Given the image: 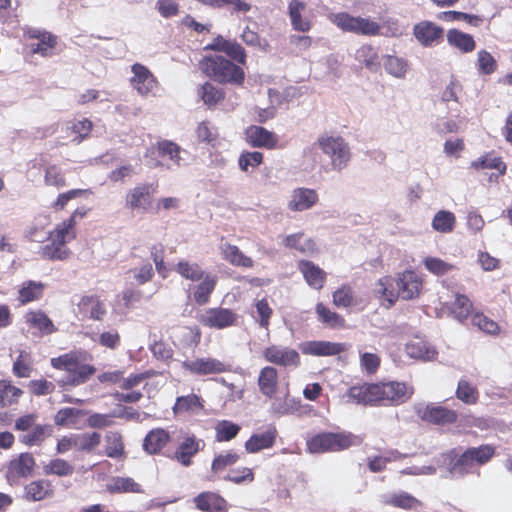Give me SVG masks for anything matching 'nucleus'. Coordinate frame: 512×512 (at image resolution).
<instances>
[{
  "label": "nucleus",
  "mask_w": 512,
  "mask_h": 512,
  "mask_svg": "<svg viewBox=\"0 0 512 512\" xmlns=\"http://www.w3.org/2000/svg\"><path fill=\"white\" fill-rule=\"evenodd\" d=\"M303 354L313 356H334L345 351V344L330 341H309L300 345Z\"/></svg>",
  "instance_id": "nucleus-19"
},
{
  "label": "nucleus",
  "mask_w": 512,
  "mask_h": 512,
  "mask_svg": "<svg viewBox=\"0 0 512 512\" xmlns=\"http://www.w3.org/2000/svg\"><path fill=\"white\" fill-rule=\"evenodd\" d=\"M316 312L319 318L330 325L331 327H338L343 325V318L335 312L330 311L322 303H318L316 306Z\"/></svg>",
  "instance_id": "nucleus-59"
},
{
  "label": "nucleus",
  "mask_w": 512,
  "mask_h": 512,
  "mask_svg": "<svg viewBox=\"0 0 512 512\" xmlns=\"http://www.w3.org/2000/svg\"><path fill=\"white\" fill-rule=\"evenodd\" d=\"M456 397L465 404L472 405L478 401L479 393L477 388L469 381L461 379L458 382Z\"/></svg>",
  "instance_id": "nucleus-43"
},
{
  "label": "nucleus",
  "mask_w": 512,
  "mask_h": 512,
  "mask_svg": "<svg viewBox=\"0 0 512 512\" xmlns=\"http://www.w3.org/2000/svg\"><path fill=\"white\" fill-rule=\"evenodd\" d=\"M284 244L289 248H294L303 253H309L315 250V243L311 239L305 238L302 233L286 236Z\"/></svg>",
  "instance_id": "nucleus-44"
},
{
  "label": "nucleus",
  "mask_w": 512,
  "mask_h": 512,
  "mask_svg": "<svg viewBox=\"0 0 512 512\" xmlns=\"http://www.w3.org/2000/svg\"><path fill=\"white\" fill-rule=\"evenodd\" d=\"M23 391L9 380H0V407L5 408L17 404Z\"/></svg>",
  "instance_id": "nucleus-35"
},
{
  "label": "nucleus",
  "mask_w": 512,
  "mask_h": 512,
  "mask_svg": "<svg viewBox=\"0 0 512 512\" xmlns=\"http://www.w3.org/2000/svg\"><path fill=\"white\" fill-rule=\"evenodd\" d=\"M385 70L394 77L402 78L407 71V63L402 58L388 55L384 58Z\"/></svg>",
  "instance_id": "nucleus-52"
},
{
  "label": "nucleus",
  "mask_w": 512,
  "mask_h": 512,
  "mask_svg": "<svg viewBox=\"0 0 512 512\" xmlns=\"http://www.w3.org/2000/svg\"><path fill=\"white\" fill-rule=\"evenodd\" d=\"M471 167L476 170L496 169L499 171L500 175H503L506 171V165L499 157H491L489 155L483 156L482 158L473 161L471 163Z\"/></svg>",
  "instance_id": "nucleus-51"
},
{
  "label": "nucleus",
  "mask_w": 512,
  "mask_h": 512,
  "mask_svg": "<svg viewBox=\"0 0 512 512\" xmlns=\"http://www.w3.org/2000/svg\"><path fill=\"white\" fill-rule=\"evenodd\" d=\"M44 285L41 282L27 281L24 282L19 290V301L22 304L34 301L42 295Z\"/></svg>",
  "instance_id": "nucleus-42"
},
{
  "label": "nucleus",
  "mask_w": 512,
  "mask_h": 512,
  "mask_svg": "<svg viewBox=\"0 0 512 512\" xmlns=\"http://www.w3.org/2000/svg\"><path fill=\"white\" fill-rule=\"evenodd\" d=\"M264 358L273 364L280 366L298 367L300 364L299 353L289 347L272 345L267 347L263 352Z\"/></svg>",
  "instance_id": "nucleus-13"
},
{
  "label": "nucleus",
  "mask_w": 512,
  "mask_h": 512,
  "mask_svg": "<svg viewBox=\"0 0 512 512\" xmlns=\"http://www.w3.org/2000/svg\"><path fill=\"white\" fill-rule=\"evenodd\" d=\"M258 384L261 392L272 397L277 386V371L271 366L264 367L259 375Z\"/></svg>",
  "instance_id": "nucleus-38"
},
{
  "label": "nucleus",
  "mask_w": 512,
  "mask_h": 512,
  "mask_svg": "<svg viewBox=\"0 0 512 512\" xmlns=\"http://www.w3.org/2000/svg\"><path fill=\"white\" fill-rule=\"evenodd\" d=\"M100 442L101 435L97 432L74 434V448L81 452L90 453L94 451Z\"/></svg>",
  "instance_id": "nucleus-39"
},
{
  "label": "nucleus",
  "mask_w": 512,
  "mask_h": 512,
  "mask_svg": "<svg viewBox=\"0 0 512 512\" xmlns=\"http://www.w3.org/2000/svg\"><path fill=\"white\" fill-rule=\"evenodd\" d=\"M472 303L465 295H456L455 301L452 305V314L458 321L465 320L470 314Z\"/></svg>",
  "instance_id": "nucleus-54"
},
{
  "label": "nucleus",
  "mask_w": 512,
  "mask_h": 512,
  "mask_svg": "<svg viewBox=\"0 0 512 512\" xmlns=\"http://www.w3.org/2000/svg\"><path fill=\"white\" fill-rule=\"evenodd\" d=\"M176 271L184 278L191 281H198L203 278V270L197 263L181 261L176 266Z\"/></svg>",
  "instance_id": "nucleus-53"
},
{
  "label": "nucleus",
  "mask_w": 512,
  "mask_h": 512,
  "mask_svg": "<svg viewBox=\"0 0 512 512\" xmlns=\"http://www.w3.org/2000/svg\"><path fill=\"white\" fill-rule=\"evenodd\" d=\"M381 502L401 509H414L419 505V501L407 492L387 493L381 496Z\"/></svg>",
  "instance_id": "nucleus-29"
},
{
  "label": "nucleus",
  "mask_w": 512,
  "mask_h": 512,
  "mask_svg": "<svg viewBox=\"0 0 512 512\" xmlns=\"http://www.w3.org/2000/svg\"><path fill=\"white\" fill-rule=\"evenodd\" d=\"M396 286L401 299L411 300L420 295L422 280L414 271L408 270L396 276Z\"/></svg>",
  "instance_id": "nucleus-14"
},
{
  "label": "nucleus",
  "mask_w": 512,
  "mask_h": 512,
  "mask_svg": "<svg viewBox=\"0 0 512 512\" xmlns=\"http://www.w3.org/2000/svg\"><path fill=\"white\" fill-rule=\"evenodd\" d=\"M456 226V216L448 210H439L432 218L431 227L442 234L452 233Z\"/></svg>",
  "instance_id": "nucleus-30"
},
{
  "label": "nucleus",
  "mask_w": 512,
  "mask_h": 512,
  "mask_svg": "<svg viewBox=\"0 0 512 512\" xmlns=\"http://www.w3.org/2000/svg\"><path fill=\"white\" fill-rule=\"evenodd\" d=\"M51 365L65 371V376L59 381L62 386H79L88 381L96 372V368L85 363L80 353L70 352L51 359Z\"/></svg>",
  "instance_id": "nucleus-2"
},
{
  "label": "nucleus",
  "mask_w": 512,
  "mask_h": 512,
  "mask_svg": "<svg viewBox=\"0 0 512 512\" xmlns=\"http://www.w3.org/2000/svg\"><path fill=\"white\" fill-rule=\"evenodd\" d=\"M245 140L252 147L270 149L276 146L278 138L261 126L251 125L245 130Z\"/></svg>",
  "instance_id": "nucleus-18"
},
{
  "label": "nucleus",
  "mask_w": 512,
  "mask_h": 512,
  "mask_svg": "<svg viewBox=\"0 0 512 512\" xmlns=\"http://www.w3.org/2000/svg\"><path fill=\"white\" fill-rule=\"evenodd\" d=\"M181 367L192 375L206 376L220 374L230 370V366L211 357H198L187 359L181 363Z\"/></svg>",
  "instance_id": "nucleus-8"
},
{
  "label": "nucleus",
  "mask_w": 512,
  "mask_h": 512,
  "mask_svg": "<svg viewBox=\"0 0 512 512\" xmlns=\"http://www.w3.org/2000/svg\"><path fill=\"white\" fill-rule=\"evenodd\" d=\"M151 185H138L128 191L125 197L126 207L133 211H146L151 205Z\"/></svg>",
  "instance_id": "nucleus-17"
},
{
  "label": "nucleus",
  "mask_w": 512,
  "mask_h": 512,
  "mask_svg": "<svg viewBox=\"0 0 512 512\" xmlns=\"http://www.w3.org/2000/svg\"><path fill=\"white\" fill-rule=\"evenodd\" d=\"M471 321L473 326L487 334L497 335L500 332L499 325L481 313L474 314Z\"/></svg>",
  "instance_id": "nucleus-55"
},
{
  "label": "nucleus",
  "mask_w": 512,
  "mask_h": 512,
  "mask_svg": "<svg viewBox=\"0 0 512 512\" xmlns=\"http://www.w3.org/2000/svg\"><path fill=\"white\" fill-rule=\"evenodd\" d=\"M333 303L337 307L348 308L356 304L354 292L349 286H342L333 293Z\"/></svg>",
  "instance_id": "nucleus-57"
},
{
  "label": "nucleus",
  "mask_w": 512,
  "mask_h": 512,
  "mask_svg": "<svg viewBox=\"0 0 512 512\" xmlns=\"http://www.w3.org/2000/svg\"><path fill=\"white\" fill-rule=\"evenodd\" d=\"M239 459V456L233 452L228 451L225 454H220L212 462V470L214 472H221L226 467L234 465Z\"/></svg>",
  "instance_id": "nucleus-63"
},
{
  "label": "nucleus",
  "mask_w": 512,
  "mask_h": 512,
  "mask_svg": "<svg viewBox=\"0 0 512 512\" xmlns=\"http://www.w3.org/2000/svg\"><path fill=\"white\" fill-rule=\"evenodd\" d=\"M107 490L112 493L139 492V485L131 478L116 477L107 484Z\"/></svg>",
  "instance_id": "nucleus-49"
},
{
  "label": "nucleus",
  "mask_w": 512,
  "mask_h": 512,
  "mask_svg": "<svg viewBox=\"0 0 512 512\" xmlns=\"http://www.w3.org/2000/svg\"><path fill=\"white\" fill-rule=\"evenodd\" d=\"M215 431L217 441H230L237 436L240 431V426L228 420H222L216 424Z\"/></svg>",
  "instance_id": "nucleus-50"
},
{
  "label": "nucleus",
  "mask_w": 512,
  "mask_h": 512,
  "mask_svg": "<svg viewBox=\"0 0 512 512\" xmlns=\"http://www.w3.org/2000/svg\"><path fill=\"white\" fill-rule=\"evenodd\" d=\"M35 467V459L30 453H22L12 459L7 466L6 478L12 483L19 478H25L32 474Z\"/></svg>",
  "instance_id": "nucleus-16"
},
{
  "label": "nucleus",
  "mask_w": 512,
  "mask_h": 512,
  "mask_svg": "<svg viewBox=\"0 0 512 512\" xmlns=\"http://www.w3.org/2000/svg\"><path fill=\"white\" fill-rule=\"evenodd\" d=\"M477 68L479 73L490 75L497 70V62L488 51L480 50L477 54Z\"/></svg>",
  "instance_id": "nucleus-56"
},
{
  "label": "nucleus",
  "mask_w": 512,
  "mask_h": 512,
  "mask_svg": "<svg viewBox=\"0 0 512 512\" xmlns=\"http://www.w3.org/2000/svg\"><path fill=\"white\" fill-rule=\"evenodd\" d=\"M413 35L423 47H433L443 41L444 30L434 22L424 20L414 25Z\"/></svg>",
  "instance_id": "nucleus-11"
},
{
  "label": "nucleus",
  "mask_w": 512,
  "mask_h": 512,
  "mask_svg": "<svg viewBox=\"0 0 512 512\" xmlns=\"http://www.w3.org/2000/svg\"><path fill=\"white\" fill-rule=\"evenodd\" d=\"M202 279V282L197 286L194 293L195 301L199 305L206 304L209 301L210 294L213 292L216 284V278L210 275Z\"/></svg>",
  "instance_id": "nucleus-46"
},
{
  "label": "nucleus",
  "mask_w": 512,
  "mask_h": 512,
  "mask_svg": "<svg viewBox=\"0 0 512 512\" xmlns=\"http://www.w3.org/2000/svg\"><path fill=\"white\" fill-rule=\"evenodd\" d=\"M105 454L110 458H120L124 453L122 436L115 431H109L105 435Z\"/></svg>",
  "instance_id": "nucleus-40"
},
{
  "label": "nucleus",
  "mask_w": 512,
  "mask_h": 512,
  "mask_svg": "<svg viewBox=\"0 0 512 512\" xmlns=\"http://www.w3.org/2000/svg\"><path fill=\"white\" fill-rule=\"evenodd\" d=\"M405 351L410 358L426 361H432L437 356L436 349L419 336H415L406 344Z\"/></svg>",
  "instance_id": "nucleus-21"
},
{
  "label": "nucleus",
  "mask_w": 512,
  "mask_h": 512,
  "mask_svg": "<svg viewBox=\"0 0 512 512\" xmlns=\"http://www.w3.org/2000/svg\"><path fill=\"white\" fill-rule=\"evenodd\" d=\"M413 394V388L403 382L390 381L385 383L363 384L353 386L348 391V397L357 404L384 403L399 405L405 403Z\"/></svg>",
  "instance_id": "nucleus-1"
},
{
  "label": "nucleus",
  "mask_w": 512,
  "mask_h": 512,
  "mask_svg": "<svg viewBox=\"0 0 512 512\" xmlns=\"http://www.w3.org/2000/svg\"><path fill=\"white\" fill-rule=\"evenodd\" d=\"M202 408L200 398L195 394L178 397L173 407L174 413L195 412Z\"/></svg>",
  "instance_id": "nucleus-48"
},
{
  "label": "nucleus",
  "mask_w": 512,
  "mask_h": 512,
  "mask_svg": "<svg viewBox=\"0 0 512 512\" xmlns=\"http://www.w3.org/2000/svg\"><path fill=\"white\" fill-rule=\"evenodd\" d=\"M29 34L31 38L37 39L36 43L30 45L31 52L43 57L49 56L55 46V38L49 33L38 30H32Z\"/></svg>",
  "instance_id": "nucleus-26"
},
{
  "label": "nucleus",
  "mask_w": 512,
  "mask_h": 512,
  "mask_svg": "<svg viewBox=\"0 0 512 512\" xmlns=\"http://www.w3.org/2000/svg\"><path fill=\"white\" fill-rule=\"evenodd\" d=\"M85 414L86 413L83 410L72 407H66L60 409L56 413L54 421L55 424L58 426H69L77 428L79 426L80 418Z\"/></svg>",
  "instance_id": "nucleus-36"
},
{
  "label": "nucleus",
  "mask_w": 512,
  "mask_h": 512,
  "mask_svg": "<svg viewBox=\"0 0 512 512\" xmlns=\"http://www.w3.org/2000/svg\"><path fill=\"white\" fill-rule=\"evenodd\" d=\"M494 455V448L489 445L469 448L464 452V460L473 459L477 465H483Z\"/></svg>",
  "instance_id": "nucleus-45"
},
{
  "label": "nucleus",
  "mask_w": 512,
  "mask_h": 512,
  "mask_svg": "<svg viewBox=\"0 0 512 512\" xmlns=\"http://www.w3.org/2000/svg\"><path fill=\"white\" fill-rule=\"evenodd\" d=\"M423 264L428 271L436 275H443L452 268L451 264L437 257H426Z\"/></svg>",
  "instance_id": "nucleus-62"
},
{
  "label": "nucleus",
  "mask_w": 512,
  "mask_h": 512,
  "mask_svg": "<svg viewBox=\"0 0 512 512\" xmlns=\"http://www.w3.org/2000/svg\"><path fill=\"white\" fill-rule=\"evenodd\" d=\"M48 216H38L33 222L27 226L25 230V237L30 241L42 243L46 240L49 232L46 231V227L49 225Z\"/></svg>",
  "instance_id": "nucleus-33"
},
{
  "label": "nucleus",
  "mask_w": 512,
  "mask_h": 512,
  "mask_svg": "<svg viewBox=\"0 0 512 512\" xmlns=\"http://www.w3.org/2000/svg\"><path fill=\"white\" fill-rule=\"evenodd\" d=\"M221 500L213 493H202L195 498L197 507L203 511H209L220 507Z\"/></svg>",
  "instance_id": "nucleus-64"
},
{
  "label": "nucleus",
  "mask_w": 512,
  "mask_h": 512,
  "mask_svg": "<svg viewBox=\"0 0 512 512\" xmlns=\"http://www.w3.org/2000/svg\"><path fill=\"white\" fill-rule=\"evenodd\" d=\"M44 472L60 477L70 476L74 472V466L64 459L56 458L44 466Z\"/></svg>",
  "instance_id": "nucleus-47"
},
{
  "label": "nucleus",
  "mask_w": 512,
  "mask_h": 512,
  "mask_svg": "<svg viewBox=\"0 0 512 512\" xmlns=\"http://www.w3.org/2000/svg\"><path fill=\"white\" fill-rule=\"evenodd\" d=\"M375 297L387 302L386 308H390L400 298L396 277L385 276L380 278L374 285Z\"/></svg>",
  "instance_id": "nucleus-20"
},
{
  "label": "nucleus",
  "mask_w": 512,
  "mask_h": 512,
  "mask_svg": "<svg viewBox=\"0 0 512 512\" xmlns=\"http://www.w3.org/2000/svg\"><path fill=\"white\" fill-rule=\"evenodd\" d=\"M237 318L236 313L230 309L210 308L200 315L199 321L202 325L209 328L224 329L233 326Z\"/></svg>",
  "instance_id": "nucleus-10"
},
{
  "label": "nucleus",
  "mask_w": 512,
  "mask_h": 512,
  "mask_svg": "<svg viewBox=\"0 0 512 512\" xmlns=\"http://www.w3.org/2000/svg\"><path fill=\"white\" fill-rule=\"evenodd\" d=\"M198 94L208 107H214L224 99V92L209 82L199 88Z\"/></svg>",
  "instance_id": "nucleus-41"
},
{
  "label": "nucleus",
  "mask_w": 512,
  "mask_h": 512,
  "mask_svg": "<svg viewBox=\"0 0 512 512\" xmlns=\"http://www.w3.org/2000/svg\"><path fill=\"white\" fill-rule=\"evenodd\" d=\"M418 417L431 424L445 425L456 422L457 413L444 406L427 404L418 405L416 408Z\"/></svg>",
  "instance_id": "nucleus-9"
},
{
  "label": "nucleus",
  "mask_w": 512,
  "mask_h": 512,
  "mask_svg": "<svg viewBox=\"0 0 512 512\" xmlns=\"http://www.w3.org/2000/svg\"><path fill=\"white\" fill-rule=\"evenodd\" d=\"M319 200L316 190L298 187L291 191L287 208L292 212H303L311 209Z\"/></svg>",
  "instance_id": "nucleus-12"
},
{
  "label": "nucleus",
  "mask_w": 512,
  "mask_h": 512,
  "mask_svg": "<svg viewBox=\"0 0 512 512\" xmlns=\"http://www.w3.org/2000/svg\"><path fill=\"white\" fill-rule=\"evenodd\" d=\"M306 9V4L300 0H292L288 5V13L294 30L307 32L311 28V23L307 18L302 17Z\"/></svg>",
  "instance_id": "nucleus-24"
},
{
  "label": "nucleus",
  "mask_w": 512,
  "mask_h": 512,
  "mask_svg": "<svg viewBox=\"0 0 512 512\" xmlns=\"http://www.w3.org/2000/svg\"><path fill=\"white\" fill-rule=\"evenodd\" d=\"M53 489L50 481L37 480L25 486V497L28 500L40 501L52 495Z\"/></svg>",
  "instance_id": "nucleus-34"
},
{
  "label": "nucleus",
  "mask_w": 512,
  "mask_h": 512,
  "mask_svg": "<svg viewBox=\"0 0 512 512\" xmlns=\"http://www.w3.org/2000/svg\"><path fill=\"white\" fill-rule=\"evenodd\" d=\"M276 439L275 429H269L264 433L253 434L245 443V449L249 453H257L260 450L271 448Z\"/></svg>",
  "instance_id": "nucleus-25"
},
{
  "label": "nucleus",
  "mask_w": 512,
  "mask_h": 512,
  "mask_svg": "<svg viewBox=\"0 0 512 512\" xmlns=\"http://www.w3.org/2000/svg\"><path fill=\"white\" fill-rule=\"evenodd\" d=\"M133 76L130 79L133 88L141 95L147 96L157 86V81L150 70L142 64L136 63L131 68Z\"/></svg>",
  "instance_id": "nucleus-15"
},
{
  "label": "nucleus",
  "mask_w": 512,
  "mask_h": 512,
  "mask_svg": "<svg viewBox=\"0 0 512 512\" xmlns=\"http://www.w3.org/2000/svg\"><path fill=\"white\" fill-rule=\"evenodd\" d=\"M220 250L222 257L231 265L245 268L253 267V260L244 255L237 246L224 243L220 246Z\"/></svg>",
  "instance_id": "nucleus-27"
},
{
  "label": "nucleus",
  "mask_w": 512,
  "mask_h": 512,
  "mask_svg": "<svg viewBox=\"0 0 512 512\" xmlns=\"http://www.w3.org/2000/svg\"><path fill=\"white\" fill-rule=\"evenodd\" d=\"M25 323L43 335H50L56 331L52 320L41 310L28 311L24 315Z\"/></svg>",
  "instance_id": "nucleus-23"
},
{
  "label": "nucleus",
  "mask_w": 512,
  "mask_h": 512,
  "mask_svg": "<svg viewBox=\"0 0 512 512\" xmlns=\"http://www.w3.org/2000/svg\"><path fill=\"white\" fill-rule=\"evenodd\" d=\"M317 146L330 159L333 171L341 172L351 159L348 143L341 136L322 135L317 139Z\"/></svg>",
  "instance_id": "nucleus-5"
},
{
  "label": "nucleus",
  "mask_w": 512,
  "mask_h": 512,
  "mask_svg": "<svg viewBox=\"0 0 512 512\" xmlns=\"http://www.w3.org/2000/svg\"><path fill=\"white\" fill-rule=\"evenodd\" d=\"M447 41L450 45L460 49L464 53L471 52L475 49V41L473 37L457 29H451L448 31Z\"/></svg>",
  "instance_id": "nucleus-37"
},
{
  "label": "nucleus",
  "mask_w": 512,
  "mask_h": 512,
  "mask_svg": "<svg viewBox=\"0 0 512 512\" xmlns=\"http://www.w3.org/2000/svg\"><path fill=\"white\" fill-rule=\"evenodd\" d=\"M357 442V437L345 433H322L308 442L310 453L335 452L347 449Z\"/></svg>",
  "instance_id": "nucleus-7"
},
{
  "label": "nucleus",
  "mask_w": 512,
  "mask_h": 512,
  "mask_svg": "<svg viewBox=\"0 0 512 512\" xmlns=\"http://www.w3.org/2000/svg\"><path fill=\"white\" fill-rule=\"evenodd\" d=\"M357 58L370 70H376L380 66V63L377 61V53L372 46H362L357 51Z\"/></svg>",
  "instance_id": "nucleus-58"
},
{
  "label": "nucleus",
  "mask_w": 512,
  "mask_h": 512,
  "mask_svg": "<svg viewBox=\"0 0 512 512\" xmlns=\"http://www.w3.org/2000/svg\"><path fill=\"white\" fill-rule=\"evenodd\" d=\"M200 67L208 77L220 83L240 85L244 81V71L220 55L206 56L201 61Z\"/></svg>",
  "instance_id": "nucleus-3"
},
{
  "label": "nucleus",
  "mask_w": 512,
  "mask_h": 512,
  "mask_svg": "<svg viewBox=\"0 0 512 512\" xmlns=\"http://www.w3.org/2000/svg\"><path fill=\"white\" fill-rule=\"evenodd\" d=\"M169 441V434L162 428L151 430L145 437L143 448L149 454L158 453Z\"/></svg>",
  "instance_id": "nucleus-31"
},
{
  "label": "nucleus",
  "mask_w": 512,
  "mask_h": 512,
  "mask_svg": "<svg viewBox=\"0 0 512 512\" xmlns=\"http://www.w3.org/2000/svg\"><path fill=\"white\" fill-rule=\"evenodd\" d=\"M298 269L310 287L317 290L323 287L326 273L319 266L311 261L301 260L298 262Z\"/></svg>",
  "instance_id": "nucleus-22"
},
{
  "label": "nucleus",
  "mask_w": 512,
  "mask_h": 512,
  "mask_svg": "<svg viewBox=\"0 0 512 512\" xmlns=\"http://www.w3.org/2000/svg\"><path fill=\"white\" fill-rule=\"evenodd\" d=\"M76 237V231L70 230L66 224L58 223L56 227L49 231L46 245L40 248V255L47 260H66L70 256V250L67 243Z\"/></svg>",
  "instance_id": "nucleus-4"
},
{
  "label": "nucleus",
  "mask_w": 512,
  "mask_h": 512,
  "mask_svg": "<svg viewBox=\"0 0 512 512\" xmlns=\"http://www.w3.org/2000/svg\"><path fill=\"white\" fill-rule=\"evenodd\" d=\"M263 154L261 152H247L242 153L239 157V166L242 171L248 172L249 169H254L262 163Z\"/></svg>",
  "instance_id": "nucleus-60"
},
{
  "label": "nucleus",
  "mask_w": 512,
  "mask_h": 512,
  "mask_svg": "<svg viewBox=\"0 0 512 512\" xmlns=\"http://www.w3.org/2000/svg\"><path fill=\"white\" fill-rule=\"evenodd\" d=\"M201 441L194 436L186 437L175 452V458L184 466L191 464V458L199 451Z\"/></svg>",
  "instance_id": "nucleus-32"
},
{
  "label": "nucleus",
  "mask_w": 512,
  "mask_h": 512,
  "mask_svg": "<svg viewBox=\"0 0 512 512\" xmlns=\"http://www.w3.org/2000/svg\"><path fill=\"white\" fill-rule=\"evenodd\" d=\"M255 308L256 311L253 314V317L256 319V321L259 322L261 327L267 329L270 317L272 315V309L270 308L265 299L257 301V303L255 304Z\"/></svg>",
  "instance_id": "nucleus-61"
},
{
  "label": "nucleus",
  "mask_w": 512,
  "mask_h": 512,
  "mask_svg": "<svg viewBox=\"0 0 512 512\" xmlns=\"http://www.w3.org/2000/svg\"><path fill=\"white\" fill-rule=\"evenodd\" d=\"M157 148L159 156L167 158L170 161L167 168L171 169L182 165V149L179 145L169 140H162L158 142Z\"/></svg>",
  "instance_id": "nucleus-28"
},
{
  "label": "nucleus",
  "mask_w": 512,
  "mask_h": 512,
  "mask_svg": "<svg viewBox=\"0 0 512 512\" xmlns=\"http://www.w3.org/2000/svg\"><path fill=\"white\" fill-rule=\"evenodd\" d=\"M330 20L341 30L359 35L376 36L381 29L377 22L369 18L352 16L346 12L333 14Z\"/></svg>",
  "instance_id": "nucleus-6"
}]
</instances>
